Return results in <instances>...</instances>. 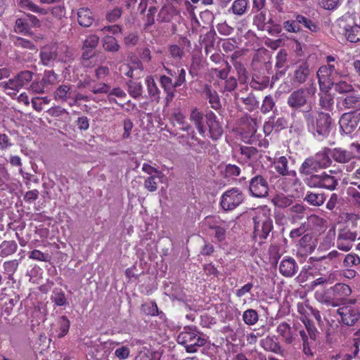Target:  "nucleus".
Segmentation results:
<instances>
[{"mask_svg":"<svg viewBox=\"0 0 360 360\" xmlns=\"http://www.w3.org/2000/svg\"><path fill=\"white\" fill-rule=\"evenodd\" d=\"M54 96L56 100L65 101L68 98L73 97V92L70 85L61 84L54 92Z\"/></svg>","mask_w":360,"mask_h":360,"instance_id":"c756f323","label":"nucleus"},{"mask_svg":"<svg viewBox=\"0 0 360 360\" xmlns=\"http://www.w3.org/2000/svg\"><path fill=\"white\" fill-rule=\"evenodd\" d=\"M311 74V70L307 61H302L297 64L290 79L291 84L298 86L304 84Z\"/></svg>","mask_w":360,"mask_h":360,"instance_id":"ddd939ff","label":"nucleus"},{"mask_svg":"<svg viewBox=\"0 0 360 360\" xmlns=\"http://www.w3.org/2000/svg\"><path fill=\"white\" fill-rule=\"evenodd\" d=\"M342 104L347 109L360 110V95H349L344 98Z\"/></svg>","mask_w":360,"mask_h":360,"instance_id":"f704fd0d","label":"nucleus"},{"mask_svg":"<svg viewBox=\"0 0 360 360\" xmlns=\"http://www.w3.org/2000/svg\"><path fill=\"white\" fill-rule=\"evenodd\" d=\"M326 195L324 193L314 192L308 191L304 197V201L309 205L314 207H320L323 205L326 201Z\"/></svg>","mask_w":360,"mask_h":360,"instance_id":"5701e85b","label":"nucleus"},{"mask_svg":"<svg viewBox=\"0 0 360 360\" xmlns=\"http://www.w3.org/2000/svg\"><path fill=\"white\" fill-rule=\"evenodd\" d=\"M58 325L59 327V331L56 334V336L58 338H61L68 333L70 323L67 316H62L59 317L58 320Z\"/></svg>","mask_w":360,"mask_h":360,"instance_id":"79ce46f5","label":"nucleus"},{"mask_svg":"<svg viewBox=\"0 0 360 360\" xmlns=\"http://www.w3.org/2000/svg\"><path fill=\"white\" fill-rule=\"evenodd\" d=\"M334 300L338 301L345 300L352 293L351 288L345 283H338L330 288Z\"/></svg>","mask_w":360,"mask_h":360,"instance_id":"aec40b11","label":"nucleus"},{"mask_svg":"<svg viewBox=\"0 0 360 360\" xmlns=\"http://www.w3.org/2000/svg\"><path fill=\"white\" fill-rule=\"evenodd\" d=\"M269 184L266 179L261 174L253 176L249 182V191L256 198H265L269 194Z\"/></svg>","mask_w":360,"mask_h":360,"instance_id":"9b49d317","label":"nucleus"},{"mask_svg":"<svg viewBox=\"0 0 360 360\" xmlns=\"http://www.w3.org/2000/svg\"><path fill=\"white\" fill-rule=\"evenodd\" d=\"M287 104L292 110H311V103L309 97V90L300 88L291 92L288 98Z\"/></svg>","mask_w":360,"mask_h":360,"instance_id":"20e7f679","label":"nucleus"},{"mask_svg":"<svg viewBox=\"0 0 360 360\" xmlns=\"http://www.w3.org/2000/svg\"><path fill=\"white\" fill-rule=\"evenodd\" d=\"M16 1L18 6L21 8L39 13L41 15H46L48 13L46 9L39 7L31 0H16Z\"/></svg>","mask_w":360,"mask_h":360,"instance_id":"473e14b6","label":"nucleus"},{"mask_svg":"<svg viewBox=\"0 0 360 360\" xmlns=\"http://www.w3.org/2000/svg\"><path fill=\"white\" fill-rule=\"evenodd\" d=\"M258 314L255 309H249L243 312V320L247 325H254L258 321Z\"/></svg>","mask_w":360,"mask_h":360,"instance_id":"603ef678","label":"nucleus"},{"mask_svg":"<svg viewBox=\"0 0 360 360\" xmlns=\"http://www.w3.org/2000/svg\"><path fill=\"white\" fill-rule=\"evenodd\" d=\"M287 58L288 53L285 49H281L276 56V64L275 67L277 69V72L274 76H273V79H278L280 77L283 76L288 68L287 65Z\"/></svg>","mask_w":360,"mask_h":360,"instance_id":"a211bd4d","label":"nucleus"},{"mask_svg":"<svg viewBox=\"0 0 360 360\" xmlns=\"http://www.w3.org/2000/svg\"><path fill=\"white\" fill-rule=\"evenodd\" d=\"M340 316L339 322L347 326H354L360 320V309L359 306L343 305L337 310Z\"/></svg>","mask_w":360,"mask_h":360,"instance_id":"1a4fd4ad","label":"nucleus"},{"mask_svg":"<svg viewBox=\"0 0 360 360\" xmlns=\"http://www.w3.org/2000/svg\"><path fill=\"white\" fill-rule=\"evenodd\" d=\"M101 42L103 49L107 52L115 53L120 49V45L118 44L117 40L112 36H105L102 39Z\"/></svg>","mask_w":360,"mask_h":360,"instance_id":"c85d7f7f","label":"nucleus"},{"mask_svg":"<svg viewBox=\"0 0 360 360\" xmlns=\"http://www.w3.org/2000/svg\"><path fill=\"white\" fill-rule=\"evenodd\" d=\"M99 43V37L96 34H90L86 37L83 43V49H95Z\"/></svg>","mask_w":360,"mask_h":360,"instance_id":"052dcab7","label":"nucleus"},{"mask_svg":"<svg viewBox=\"0 0 360 360\" xmlns=\"http://www.w3.org/2000/svg\"><path fill=\"white\" fill-rule=\"evenodd\" d=\"M123 10L121 7H115L106 13L105 18L110 22H116L122 16Z\"/></svg>","mask_w":360,"mask_h":360,"instance_id":"0e129e2a","label":"nucleus"},{"mask_svg":"<svg viewBox=\"0 0 360 360\" xmlns=\"http://www.w3.org/2000/svg\"><path fill=\"white\" fill-rule=\"evenodd\" d=\"M77 22L83 27H89L95 21L94 15L91 9L82 7L77 10Z\"/></svg>","mask_w":360,"mask_h":360,"instance_id":"6ab92c4d","label":"nucleus"},{"mask_svg":"<svg viewBox=\"0 0 360 360\" xmlns=\"http://www.w3.org/2000/svg\"><path fill=\"white\" fill-rule=\"evenodd\" d=\"M219 85L221 86V92H232L237 87L238 82L234 77L230 76L229 79H225V81L222 82Z\"/></svg>","mask_w":360,"mask_h":360,"instance_id":"de8ad7c7","label":"nucleus"},{"mask_svg":"<svg viewBox=\"0 0 360 360\" xmlns=\"http://www.w3.org/2000/svg\"><path fill=\"white\" fill-rule=\"evenodd\" d=\"M17 249L18 244L15 240H4L0 244V257H8L14 254Z\"/></svg>","mask_w":360,"mask_h":360,"instance_id":"2f4dec72","label":"nucleus"},{"mask_svg":"<svg viewBox=\"0 0 360 360\" xmlns=\"http://www.w3.org/2000/svg\"><path fill=\"white\" fill-rule=\"evenodd\" d=\"M148 92L153 100H158L160 98V90L158 88L154 79L151 76H148L146 79Z\"/></svg>","mask_w":360,"mask_h":360,"instance_id":"4c0bfd02","label":"nucleus"},{"mask_svg":"<svg viewBox=\"0 0 360 360\" xmlns=\"http://www.w3.org/2000/svg\"><path fill=\"white\" fill-rule=\"evenodd\" d=\"M240 153L245 160L254 161L257 160L258 150L252 146H243L240 148Z\"/></svg>","mask_w":360,"mask_h":360,"instance_id":"a19ab883","label":"nucleus"},{"mask_svg":"<svg viewBox=\"0 0 360 360\" xmlns=\"http://www.w3.org/2000/svg\"><path fill=\"white\" fill-rule=\"evenodd\" d=\"M329 148H324L323 150L311 155L321 169H326L332 165V159Z\"/></svg>","mask_w":360,"mask_h":360,"instance_id":"b1692460","label":"nucleus"},{"mask_svg":"<svg viewBox=\"0 0 360 360\" xmlns=\"http://www.w3.org/2000/svg\"><path fill=\"white\" fill-rule=\"evenodd\" d=\"M298 269L296 261L292 257L283 259L279 265V271L285 277H293Z\"/></svg>","mask_w":360,"mask_h":360,"instance_id":"f3484780","label":"nucleus"},{"mask_svg":"<svg viewBox=\"0 0 360 360\" xmlns=\"http://www.w3.org/2000/svg\"><path fill=\"white\" fill-rule=\"evenodd\" d=\"M328 150L330 152L331 159L341 164L348 163L355 156L352 151L342 148H329Z\"/></svg>","mask_w":360,"mask_h":360,"instance_id":"2eb2a0df","label":"nucleus"},{"mask_svg":"<svg viewBox=\"0 0 360 360\" xmlns=\"http://www.w3.org/2000/svg\"><path fill=\"white\" fill-rule=\"evenodd\" d=\"M245 200L244 193L238 188H232L221 196L220 205L224 211H231L241 205Z\"/></svg>","mask_w":360,"mask_h":360,"instance_id":"423d86ee","label":"nucleus"},{"mask_svg":"<svg viewBox=\"0 0 360 360\" xmlns=\"http://www.w3.org/2000/svg\"><path fill=\"white\" fill-rule=\"evenodd\" d=\"M174 77L175 80L173 84L176 89L186 83V70L184 68H176V75Z\"/></svg>","mask_w":360,"mask_h":360,"instance_id":"69168bd1","label":"nucleus"},{"mask_svg":"<svg viewBox=\"0 0 360 360\" xmlns=\"http://www.w3.org/2000/svg\"><path fill=\"white\" fill-rule=\"evenodd\" d=\"M271 120V122L273 126H274V129L276 131H280L287 127L288 121L283 117H276L275 116L270 117Z\"/></svg>","mask_w":360,"mask_h":360,"instance_id":"338daca9","label":"nucleus"},{"mask_svg":"<svg viewBox=\"0 0 360 360\" xmlns=\"http://www.w3.org/2000/svg\"><path fill=\"white\" fill-rule=\"evenodd\" d=\"M335 91L339 94H347L354 91V87L352 84L346 82L345 81H340L336 82L333 85Z\"/></svg>","mask_w":360,"mask_h":360,"instance_id":"4d7b16f0","label":"nucleus"},{"mask_svg":"<svg viewBox=\"0 0 360 360\" xmlns=\"http://www.w3.org/2000/svg\"><path fill=\"white\" fill-rule=\"evenodd\" d=\"M0 88L13 98L17 96L20 89L15 76L7 81L1 82Z\"/></svg>","mask_w":360,"mask_h":360,"instance_id":"393cba45","label":"nucleus"},{"mask_svg":"<svg viewBox=\"0 0 360 360\" xmlns=\"http://www.w3.org/2000/svg\"><path fill=\"white\" fill-rule=\"evenodd\" d=\"M304 184L309 188H324L334 191L338 185V178L333 175L330 170L329 173L323 172L316 175H310L303 179Z\"/></svg>","mask_w":360,"mask_h":360,"instance_id":"7ed1b4c3","label":"nucleus"},{"mask_svg":"<svg viewBox=\"0 0 360 360\" xmlns=\"http://www.w3.org/2000/svg\"><path fill=\"white\" fill-rule=\"evenodd\" d=\"M231 70V66L228 62H223V65H220L219 68H214L212 71L216 74L217 77L221 80L229 79V75Z\"/></svg>","mask_w":360,"mask_h":360,"instance_id":"c03bdc74","label":"nucleus"},{"mask_svg":"<svg viewBox=\"0 0 360 360\" xmlns=\"http://www.w3.org/2000/svg\"><path fill=\"white\" fill-rule=\"evenodd\" d=\"M261 345L266 351L271 352L275 354H279L282 351L281 347L276 336H267L261 341Z\"/></svg>","mask_w":360,"mask_h":360,"instance_id":"cd10ccee","label":"nucleus"},{"mask_svg":"<svg viewBox=\"0 0 360 360\" xmlns=\"http://www.w3.org/2000/svg\"><path fill=\"white\" fill-rule=\"evenodd\" d=\"M254 222V239L258 240L259 245L264 243L269 233L272 231L273 220L265 213L257 214L253 217Z\"/></svg>","mask_w":360,"mask_h":360,"instance_id":"39448f33","label":"nucleus"},{"mask_svg":"<svg viewBox=\"0 0 360 360\" xmlns=\"http://www.w3.org/2000/svg\"><path fill=\"white\" fill-rule=\"evenodd\" d=\"M276 331L287 345H291L295 340V325L292 327L290 323L285 321L281 322L277 326Z\"/></svg>","mask_w":360,"mask_h":360,"instance_id":"4468645a","label":"nucleus"},{"mask_svg":"<svg viewBox=\"0 0 360 360\" xmlns=\"http://www.w3.org/2000/svg\"><path fill=\"white\" fill-rule=\"evenodd\" d=\"M319 169H321L316 164L313 157L309 156L304 160L298 171L300 174L306 176L305 177H307L310 175H316V174L314 173Z\"/></svg>","mask_w":360,"mask_h":360,"instance_id":"4be33fe9","label":"nucleus"},{"mask_svg":"<svg viewBox=\"0 0 360 360\" xmlns=\"http://www.w3.org/2000/svg\"><path fill=\"white\" fill-rule=\"evenodd\" d=\"M34 73L30 70H22L15 75L20 89L27 87L32 81Z\"/></svg>","mask_w":360,"mask_h":360,"instance_id":"7c9ffc66","label":"nucleus"},{"mask_svg":"<svg viewBox=\"0 0 360 360\" xmlns=\"http://www.w3.org/2000/svg\"><path fill=\"white\" fill-rule=\"evenodd\" d=\"M266 20V13L260 11L254 16L253 25H255L258 30L263 31L266 30V27L269 24Z\"/></svg>","mask_w":360,"mask_h":360,"instance_id":"3c124183","label":"nucleus"},{"mask_svg":"<svg viewBox=\"0 0 360 360\" xmlns=\"http://www.w3.org/2000/svg\"><path fill=\"white\" fill-rule=\"evenodd\" d=\"M338 23L340 27L343 29V33L348 41L352 43L360 41V26L355 23L352 16H343L338 20Z\"/></svg>","mask_w":360,"mask_h":360,"instance_id":"6e6552de","label":"nucleus"},{"mask_svg":"<svg viewBox=\"0 0 360 360\" xmlns=\"http://www.w3.org/2000/svg\"><path fill=\"white\" fill-rule=\"evenodd\" d=\"M160 83L164 91L166 93V100L167 102L172 101L175 96L176 89L172 82V78L166 75H162L160 77Z\"/></svg>","mask_w":360,"mask_h":360,"instance_id":"a878e982","label":"nucleus"},{"mask_svg":"<svg viewBox=\"0 0 360 360\" xmlns=\"http://www.w3.org/2000/svg\"><path fill=\"white\" fill-rule=\"evenodd\" d=\"M248 3V0H235L231 9L235 15H242L246 12Z\"/></svg>","mask_w":360,"mask_h":360,"instance_id":"ea45409f","label":"nucleus"},{"mask_svg":"<svg viewBox=\"0 0 360 360\" xmlns=\"http://www.w3.org/2000/svg\"><path fill=\"white\" fill-rule=\"evenodd\" d=\"M271 201L276 207L280 208H285L292 203L291 197L285 196L283 194L276 195Z\"/></svg>","mask_w":360,"mask_h":360,"instance_id":"49530a36","label":"nucleus"},{"mask_svg":"<svg viewBox=\"0 0 360 360\" xmlns=\"http://www.w3.org/2000/svg\"><path fill=\"white\" fill-rule=\"evenodd\" d=\"M51 99L48 97H34L32 99L33 108L37 112H41L44 109V105L49 104Z\"/></svg>","mask_w":360,"mask_h":360,"instance_id":"6e6d98bb","label":"nucleus"},{"mask_svg":"<svg viewBox=\"0 0 360 360\" xmlns=\"http://www.w3.org/2000/svg\"><path fill=\"white\" fill-rule=\"evenodd\" d=\"M13 45L18 49H27L31 51H36L37 47L34 43L28 39H24L20 37L14 36L12 38Z\"/></svg>","mask_w":360,"mask_h":360,"instance_id":"c9c22d12","label":"nucleus"},{"mask_svg":"<svg viewBox=\"0 0 360 360\" xmlns=\"http://www.w3.org/2000/svg\"><path fill=\"white\" fill-rule=\"evenodd\" d=\"M118 344L119 343L117 342H114L109 340L98 345L94 348V351H92V356L95 360H109L108 356L110 352L108 348V345L112 346L113 345Z\"/></svg>","mask_w":360,"mask_h":360,"instance_id":"412c9836","label":"nucleus"},{"mask_svg":"<svg viewBox=\"0 0 360 360\" xmlns=\"http://www.w3.org/2000/svg\"><path fill=\"white\" fill-rule=\"evenodd\" d=\"M360 122V110L345 112L340 117L339 123L341 129L346 134L354 131Z\"/></svg>","mask_w":360,"mask_h":360,"instance_id":"f8f14e48","label":"nucleus"},{"mask_svg":"<svg viewBox=\"0 0 360 360\" xmlns=\"http://www.w3.org/2000/svg\"><path fill=\"white\" fill-rule=\"evenodd\" d=\"M320 106L325 110H330L333 105V97L330 94H324L319 99Z\"/></svg>","mask_w":360,"mask_h":360,"instance_id":"774afa93","label":"nucleus"},{"mask_svg":"<svg viewBox=\"0 0 360 360\" xmlns=\"http://www.w3.org/2000/svg\"><path fill=\"white\" fill-rule=\"evenodd\" d=\"M288 164V159L285 156L279 157L274 161L276 171L283 176L289 174Z\"/></svg>","mask_w":360,"mask_h":360,"instance_id":"58836bf2","label":"nucleus"},{"mask_svg":"<svg viewBox=\"0 0 360 360\" xmlns=\"http://www.w3.org/2000/svg\"><path fill=\"white\" fill-rule=\"evenodd\" d=\"M20 259H12L5 262L3 264L4 272L9 276H13L18 269Z\"/></svg>","mask_w":360,"mask_h":360,"instance_id":"864d4df0","label":"nucleus"},{"mask_svg":"<svg viewBox=\"0 0 360 360\" xmlns=\"http://www.w3.org/2000/svg\"><path fill=\"white\" fill-rule=\"evenodd\" d=\"M14 32L24 35H32L33 32L29 25V22L25 18H17L14 25Z\"/></svg>","mask_w":360,"mask_h":360,"instance_id":"72a5a7b5","label":"nucleus"},{"mask_svg":"<svg viewBox=\"0 0 360 360\" xmlns=\"http://www.w3.org/2000/svg\"><path fill=\"white\" fill-rule=\"evenodd\" d=\"M172 15L170 13V8L167 6H162L161 9L158 14L157 20L159 22H167L171 19Z\"/></svg>","mask_w":360,"mask_h":360,"instance_id":"e2e57ef3","label":"nucleus"},{"mask_svg":"<svg viewBox=\"0 0 360 360\" xmlns=\"http://www.w3.org/2000/svg\"><path fill=\"white\" fill-rule=\"evenodd\" d=\"M190 118L202 136H205L207 127L210 136L212 140L217 141L221 136L223 134L222 127L217 120L216 115L212 110H207L203 115L197 108H195L191 111Z\"/></svg>","mask_w":360,"mask_h":360,"instance_id":"f03ea898","label":"nucleus"},{"mask_svg":"<svg viewBox=\"0 0 360 360\" xmlns=\"http://www.w3.org/2000/svg\"><path fill=\"white\" fill-rule=\"evenodd\" d=\"M319 87L322 91L328 92L332 89L335 82L332 75L330 76H317Z\"/></svg>","mask_w":360,"mask_h":360,"instance_id":"09e8293b","label":"nucleus"},{"mask_svg":"<svg viewBox=\"0 0 360 360\" xmlns=\"http://www.w3.org/2000/svg\"><path fill=\"white\" fill-rule=\"evenodd\" d=\"M177 342L185 347L188 353L196 352L197 347H202L206 343L204 338L191 331L181 332L177 337Z\"/></svg>","mask_w":360,"mask_h":360,"instance_id":"0eeeda50","label":"nucleus"},{"mask_svg":"<svg viewBox=\"0 0 360 360\" xmlns=\"http://www.w3.org/2000/svg\"><path fill=\"white\" fill-rule=\"evenodd\" d=\"M58 46L56 44L44 46L40 52V58L44 65H50L58 59Z\"/></svg>","mask_w":360,"mask_h":360,"instance_id":"dca6fc26","label":"nucleus"},{"mask_svg":"<svg viewBox=\"0 0 360 360\" xmlns=\"http://www.w3.org/2000/svg\"><path fill=\"white\" fill-rule=\"evenodd\" d=\"M303 117L308 131L318 140L328 138L331 131L332 118L328 113L312 110L304 111Z\"/></svg>","mask_w":360,"mask_h":360,"instance_id":"f257e3e1","label":"nucleus"},{"mask_svg":"<svg viewBox=\"0 0 360 360\" xmlns=\"http://www.w3.org/2000/svg\"><path fill=\"white\" fill-rule=\"evenodd\" d=\"M275 107V101L271 95L266 96L261 106V112L264 114L273 110Z\"/></svg>","mask_w":360,"mask_h":360,"instance_id":"bf43d9fd","label":"nucleus"},{"mask_svg":"<svg viewBox=\"0 0 360 360\" xmlns=\"http://www.w3.org/2000/svg\"><path fill=\"white\" fill-rule=\"evenodd\" d=\"M297 25H300L301 28V25H303L305 28L309 29L311 32H316L319 30V27L316 23L312 22L308 18L303 16L302 15H296Z\"/></svg>","mask_w":360,"mask_h":360,"instance_id":"37998d69","label":"nucleus"},{"mask_svg":"<svg viewBox=\"0 0 360 360\" xmlns=\"http://www.w3.org/2000/svg\"><path fill=\"white\" fill-rule=\"evenodd\" d=\"M128 92L134 98H139L142 94V85L140 82L129 80L127 82Z\"/></svg>","mask_w":360,"mask_h":360,"instance_id":"8fccbe9b","label":"nucleus"},{"mask_svg":"<svg viewBox=\"0 0 360 360\" xmlns=\"http://www.w3.org/2000/svg\"><path fill=\"white\" fill-rule=\"evenodd\" d=\"M203 93L206 98L209 100V103L213 109L219 110L221 108V105L219 95L217 92L212 88L211 85L205 84Z\"/></svg>","mask_w":360,"mask_h":360,"instance_id":"bb28decb","label":"nucleus"},{"mask_svg":"<svg viewBox=\"0 0 360 360\" xmlns=\"http://www.w3.org/2000/svg\"><path fill=\"white\" fill-rule=\"evenodd\" d=\"M243 103L245 105L246 109L252 111L259 105V102L252 94H249L246 98H241Z\"/></svg>","mask_w":360,"mask_h":360,"instance_id":"680f3d73","label":"nucleus"},{"mask_svg":"<svg viewBox=\"0 0 360 360\" xmlns=\"http://www.w3.org/2000/svg\"><path fill=\"white\" fill-rule=\"evenodd\" d=\"M139 40V37L136 32H129L127 34L123 39V42L127 48L135 46Z\"/></svg>","mask_w":360,"mask_h":360,"instance_id":"13d9d810","label":"nucleus"},{"mask_svg":"<svg viewBox=\"0 0 360 360\" xmlns=\"http://www.w3.org/2000/svg\"><path fill=\"white\" fill-rule=\"evenodd\" d=\"M307 333L309 335L310 342H315L319 335V331L313 321L310 319H304L303 321Z\"/></svg>","mask_w":360,"mask_h":360,"instance_id":"a18cd8bd","label":"nucleus"},{"mask_svg":"<svg viewBox=\"0 0 360 360\" xmlns=\"http://www.w3.org/2000/svg\"><path fill=\"white\" fill-rule=\"evenodd\" d=\"M357 236V232L352 231L348 226L340 229L336 239L337 248L345 252L350 250L352 248V243L356 240Z\"/></svg>","mask_w":360,"mask_h":360,"instance_id":"9d476101","label":"nucleus"},{"mask_svg":"<svg viewBox=\"0 0 360 360\" xmlns=\"http://www.w3.org/2000/svg\"><path fill=\"white\" fill-rule=\"evenodd\" d=\"M360 265V257L353 253H349L344 257L342 266L344 268L359 269Z\"/></svg>","mask_w":360,"mask_h":360,"instance_id":"e433bc0d","label":"nucleus"},{"mask_svg":"<svg viewBox=\"0 0 360 360\" xmlns=\"http://www.w3.org/2000/svg\"><path fill=\"white\" fill-rule=\"evenodd\" d=\"M51 300L57 305V306H64L67 304V300L65 295V293L63 292L61 289H56L53 292V295H51Z\"/></svg>","mask_w":360,"mask_h":360,"instance_id":"5fc2aeb1","label":"nucleus"}]
</instances>
